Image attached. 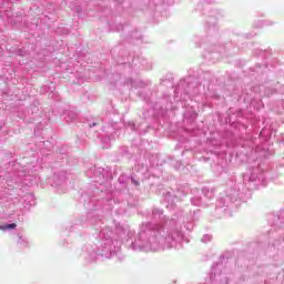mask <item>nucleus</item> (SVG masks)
<instances>
[{"mask_svg":"<svg viewBox=\"0 0 284 284\" xmlns=\"http://www.w3.org/2000/svg\"><path fill=\"white\" fill-rule=\"evenodd\" d=\"M16 229H17V223L0 225V230L2 232H6V230H16Z\"/></svg>","mask_w":284,"mask_h":284,"instance_id":"obj_1","label":"nucleus"}]
</instances>
